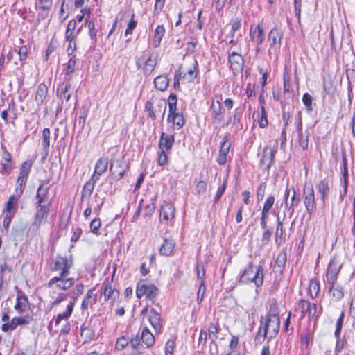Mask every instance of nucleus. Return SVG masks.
Segmentation results:
<instances>
[{"instance_id":"f257e3e1","label":"nucleus","mask_w":355,"mask_h":355,"mask_svg":"<svg viewBox=\"0 0 355 355\" xmlns=\"http://www.w3.org/2000/svg\"><path fill=\"white\" fill-rule=\"evenodd\" d=\"M261 323L255 338L256 345L261 343L260 337L266 338L269 342L276 337L279 331L280 320L277 306L275 304L270 306V311L266 315L265 322L263 323L261 320Z\"/></svg>"},{"instance_id":"f03ea898","label":"nucleus","mask_w":355,"mask_h":355,"mask_svg":"<svg viewBox=\"0 0 355 355\" xmlns=\"http://www.w3.org/2000/svg\"><path fill=\"white\" fill-rule=\"evenodd\" d=\"M73 264L72 255H69V257L57 255L50 264V270L51 272H59V275L51 278L49 281L48 287L52 288L62 277H67Z\"/></svg>"},{"instance_id":"7ed1b4c3","label":"nucleus","mask_w":355,"mask_h":355,"mask_svg":"<svg viewBox=\"0 0 355 355\" xmlns=\"http://www.w3.org/2000/svg\"><path fill=\"white\" fill-rule=\"evenodd\" d=\"M239 282L240 284L253 282L256 287L261 286L263 283V268L262 266L259 265L254 271L252 265L250 263L240 275Z\"/></svg>"},{"instance_id":"20e7f679","label":"nucleus","mask_w":355,"mask_h":355,"mask_svg":"<svg viewBox=\"0 0 355 355\" xmlns=\"http://www.w3.org/2000/svg\"><path fill=\"white\" fill-rule=\"evenodd\" d=\"M302 198L306 212L311 216L316 207L315 191L311 182H304Z\"/></svg>"},{"instance_id":"39448f33","label":"nucleus","mask_w":355,"mask_h":355,"mask_svg":"<svg viewBox=\"0 0 355 355\" xmlns=\"http://www.w3.org/2000/svg\"><path fill=\"white\" fill-rule=\"evenodd\" d=\"M283 38V31L281 28L275 26L272 28L268 37V41L270 44L268 49V54H271L272 52H277L279 50L282 44V40Z\"/></svg>"},{"instance_id":"423d86ee","label":"nucleus","mask_w":355,"mask_h":355,"mask_svg":"<svg viewBox=\"0 0 355 355\" xmlns=\"http://www.w3.org/2000/svg\"><path fill=\"white\" fill-rule=\"evenodd\" d=\"M49 205H35V212L31 223V227L37 230L48 217Z\"/></svg>"},{"instance_id":"0eeeda50","label":"nucleus","mask_w":355,"mask_h":355,"mask_svg":"<svg viewBox=\"0 0 355 355\" xmlns=\"http://www.w3.org/2000/svg\"><path fill=\"white\" fill-rule=\"evenodd\" d=\"M33 164V161L26 160L19 167V173L17 179V187H19L20 195L24 191L23 185L25 184L27 182V179L31 172Z\"/></svg>"},{"instance_id":"6e6552de","label":"nucleus","mask_w":355,"mask_h":355,"mask_svg":"<svg viewBox=\"0 0 355 355\" xmlns=\"http://www.w3.org/2000/svg\"><path fill=\"white\" fill-rule=\"evenodd\" d=\"M342 268V263L339 260L334 257L330 260L326 273L327 283L337 282L338 276Z\"/></svg>"},{"instance_id":"1a4fd4ad","label":"nucleus","mask_w":355,"mask_h":355,"mask_svg":"<svg viewBox=\"0 0 355 355\" xmlns=\"http://www.w3.org/2000/svg\"><path fill=\"white\" fill-rule=\"evenodd\" d=\"M158 288L153 284H138L136 290V295L138 298L146 295V298L153 300L158 295Z\"/></svg>"},{"instance_id":"9d476101","label":"nucleus","mask_w":355,"mask_h":355,"mask_svg":"<svg viewBox=\"0 0 355 355\" xmlns=\"http://www.w3.org/2000/svg\"><path fill=\"white\" fill-rule=\"evenodd\" d=\"M277 146H266L263 149V157L259 162V165L264 167L266 170H269L275 162V156L277 153Z\"/></svg>"},{"instance_id":"9b49d317","label":"nucleus","mask_w":355,"mask_h":355,"mask_svg":"<svg viewBox=\"0 0 355 355\" xmlns=\"http://www.w3.org/2000/svg\"><path fill=\"white\" fill-rule=\"evenodd\" d=\"M250 40L255 44L262 45L265 40V33L262 23H259L257 26H250L249 31Z\"/></svg>"},{"instance_id":"f8f14e48","label":"nucleus","mask_w":355,"mask_h":355,"mask_svg":"<svg viewBox=\"0 0 355 355\" xmlns=\"http://www.w3.org/2000/svg\"><path fill=\"white\" fill-rule=\"evenodd\" d=\"M72 86L71 80H64L62 85H59L56 89V96L60 100L69 101L71 96Z\"/></svg>"},{"instance_id":"ddd939ff","label":"nucleus","mask_w":355,"mask_h":355,"mask_svg":"<svg viewBox=\"0 0 355 355\" xmlns=\"http://www.w3.org/2000/svg\"><path fill=\"white\" fill-rule=\"evenodd\" d=\"M316 189L319 195V199L324 206L326 204V200L328 199L330 193L329 180L326 179L320 180L316 185Z\"/></svg>"},{"instance_id":"4468645a","label":"nucleus","mask_w":355,"mask_h":355,"mask_svg":"<svg viewBox=\"0 0 355 355\" xmlns=\"http://www.w3.org/2000/svg\"><path fill=\"white\" fill-rule=\"evenodd\" d=\"M329 287L328 291L331 299L334 302H338L342 300L344 297V288L343 286L337 284L336 282L332 283H327Z\"/></svg>"},{"instance_id":"2eb2a0df","label":"nucleus","mask_w":355,"mask_h":355,"mask_svg":"<svg viewBox=\"0 0 355 355\" xmlns=\"http://www.w3.org/2000/svg\"><path fill=\"white\" fill-rule=\"evenodd\" d=\"M125 168L124 164L120 160H116L112 163L110 167V171L112 178L115 180L121 179L125 172Z\"/></svg>"},{"instance_id":"dca6fc26","label":"nucleus","mask_w":355,"mask_h":355,"mask_svg":"<svg viewBox=\"0 0 355 355\" xmlns=\"http://www.w3.org/2000/svg\"><path fill=\"white\" fill-rule=\"evenodd\" d=\"M175 143L174 135H167L165 132H162L160 136L159 141V148L161 150L170 152Z\"/></svg>"},{"instance_id":"f3484780","label":"nucleus","mask_w":355,"mask_h":355,"mask_svg":"<svg viewBox=\"0 0 355 355\" xmlns=\"http://www.w3.org/2000/svg\"><path fill=\"white\" fill-rule=\"evenodd\" d=\"M159 212L160 219L165 221L172 220L175 217V207L168 202L162 205Z\"/></svg>"},{"instance_id":"a211bd4d","label":"nucleus","mask_w":355,"mask_h":355,"mask_svg":"<svg viewBox=\"0 0 355 355\" xmlns=\"http://www.w3.org/2000/svg\"><path fill=\"white\" fill-rule=\"evenodd\" d=\"M228 62L230 64L231 69L234 71H241L244 65V60L241 54L236 52H232L229 54Z\"/></svg>"},{"instance_id":"6ab92c4d","label":"nucleus","mask_w":355,"mask_h":355,"mask_svg":"<svg viewBox=\"0 0 355 355\" xmlns=\"http://www.w3.org/2000/svg\"><path fill=\"white\" fill-rule=\"evenodd\" d=\"M101 293L104 295L105 301L115 300L119 296V291L113 288L108 282L103 283L101 288Z\"/></svg>"},{"instance_id":"aec40b11","label":"nucleus","mask_w":355,"mask_h":355,"mask_svg":"<svg viewBox=\"0 0 355 355\" xmlns=\"http://www.w3.org/2000/svg\"><path fill=\"white\" fill-rule=\"evenodd\" d=\"M44 181H42L37 188L35 196V205H49V202L46 203L49 188L44 187Z\"/></svg>"},{"instance_id":"412c9836","label":"nucleus","mask_w":355,"mask_h":355,"mask_svg":"<svg viewBox=\"0 0 355 355\" xmlns=\"http://www.w3.org/2000/svg\"><path fill=\"white\" fill-rule=\"evenodd\" d=\"M28 306L29 304L27 296L21 291L18 292L15 309L19 313H23L28 309Z\"/></svg>"},{"instance_id":"4be33fe9","label":"nucleus","mask_w":355,"mask_h":355,"mask_svg":"<svg viewBox=\"0 0 355 355\" xmlns=\"http://www.w3.org/2000/svg\"><path fill=\"white\" fill-rule=\"evenodd\" d=\"M78 59L76 56L71 57L68 63L64 64V80H71L73 78V75L77 69Z\"/></svg>"},{"instance_id":"5701e85b","label":"nucleus","mask_w":355,"mask_h":355,"mask_svg":"<svg viewBox=\"0 0 355 355\" xmlns=\"http://www.w3.org/2000/svg\"><path fill=\"white\" fill-rule=\"evenodd\" d=\"M108 166V159L107 157H101L96 163L94 173L92 177L99 180L100 176L103 175L107 170Z\"/></svg>"},{"instance_id":"b1692460","label":"nucleus","mask_w":355,"mask_h":355,"mask_svg":"<svg viewBox=\"0 0 355 355\" xmlns=\"http://www.w3.org/2000/svg\"><path fill=\"white\" fill-rule=\"evenodd\" d=\"M168 121L172 122L174 129L180 130L185 124V119L183 115L179 112L168 114Z\"/></svg>"},{"instance_id":"393cba45","label":"nucleus","mask_w":355,"mask_h":355,"mask_svg":"<svg viewBox=\"0 0 355 355\" xmlns=\"http://www.w3.org/2000/svg\"><path fill=\"white\" fill-rule=\"evenodd\" d=\"M148 321L155 331H159L161 329V315L155 309L150 310Z\"/></svg>"},{"instance_id":"a878e982","label":"nucleus","mask_w":355,"mask_h":355,"mask_svg":"<svg viewBox=\"0 0 355 355\" xmlns=\"http://www.w3.org/2000/svg\"><path fill=\"white\" fill-rule=\"evenodd\" d=\"M175 245V243L172 239H165L164 240V243L159 248V254L163 256H169L171 254L174 248Z\"/></svg>"},{"instance_id":"bb28decb","label":"nucleus","mask_w":355,"mask_h":355,"mask_svg":"<svg viewBox=\"0 0 355 355\" xmlns=\"http://www.w3.org/2000/svg\"><path fill=\"white\" fill-rule=\"evenodd\" d=\"M48 88L44 83H40L36 90L35 100L38 106H41L47 95Z\"/></svg>"},{"instance_id":"cd10ccee","label":"nucleus","mask_w":355,"mask_h":355,"mask_svg":"<svg viewBox=\"0 0 355 355\" xmlns=\"http://www.w3.org/2000/svg\"><path fill=\"white\" fill-rule=\"evenodd\" d=\"M74 305L75 301L70 302L68 304L66 310L57 315V317L55 319V324L56 326H58L62 320H67L68 318H70L73 312Z\"/></svg>"},{"instance_id":"c85d7f7f","label":"nucleus","mask_w":355,"mask_h":355,"mask_svg":"<svg viewBox=\"0 0 355 355\" xmlns=\"http://www.w3.org/2000/svg\"><path fill=\"white\" fill-rule=\"evenodd\" d=\"M50 135L51 131L49 128H46L42 131V146L44 150L43 159H45L48 155L49 146H50Z\"/></svg>"},{"instance_id":"c756f323","label":"nucleus","mask_w":355,"mask_h":355,"mask_svg":"<svg viewBox=\"0 0 355 355\" xmlns=\"http://www.w3.org/2000/svg\"><path fill=\"white\" fill-rule=\"evenodd\" d=\"M169 80L165 75H159L154 80L155 87L162 92L165 91L168 87Z\"/></svg>"},{"instance_id":"7c9ffc66","label":"nucleus","mask_w":355,"mask_h":355,"mask_svg":"<svg viewBox=\"0 0 355 355\" xmlns=\"http://www.w3.org/2000/svg\"><path fill=\"white\" fill-rule=\"evenodd\" d=\"M141 340L148 347H152L155 342V338L153 334L148 330L147 327H145L141 333Z\"/></svg>"},{"instance_id":"2f4dec72","label":"nucleus","mask_w":355,"mask_h":355,"mask_svg":"<svg viewBox=\"0 0 355 355\" xmlns=\"http://www.w3.org/2000/svg\"><path fill=\"white\" fill-rule=\"evenodd\" d=\"M98 180L96 178L91 177V178L85 184L82 190L83 197H89L92 193L95 184Z\"/></svg>"},{"instance_id":"473e14b6","label":"nucleus","mask_w":355,"mask_h":355,"mask_svg":"<svg viewBox=\"0 0 355 355\" xmlns=\"http://www.w3.org/2000/svg\"><path fill=\"white\" fill-rule=\"evenodd\" d=\"M165 28L163 25H158L155 30V36L153 44L155 48L159 46L161 41L165 34Z\"/></svg>"},{"instance_id":"72a5a7b5","label":"nucleus","mask_w":355,"mask_h":355,"mask_svg":"<svg viewBox=\"0 0 355 355\" xmlns=\"http://www.w3.org/2000/svg\"><path fill=\"white\" fill-rule=\"evenodd\" d=\"M287 260V255L285 251L281 252L277 257L274 268L277 272H282Z\"/></svg>"},{"instance_id":"f704fd0d","label":"nucleus","mask_w":355,"mask_h":355,"mask_svg":"<svg viewBox=\"0 0 355 355\" xmlns=\"http://www.w3.org/2000/svg\"><path fill=\"white\" fill-rule=\"evenodd\" d=\"M300 194L297 195L296 191L295 188L293 187V190L291 193V198L288 202V207H286V209H291L292 212L294 211V207H297L300 202Z\"/></svg>"},{"instance_id":"c9c22d12","label":"nucleus","mask_w":355,"mask_h":355,"mask_svg":"<svg viewBox=\"0 0 355 355\" xmlns=\"http://www.w3.org/2000/svg\"><path fill=\"white\" fill-rule=\"evenodd\" d=\"M156 64V60L153 59V55H150L143 68L144 74L146 76H149L155 69Z\"/></svg>"},{"instance_id":"e433bc0d","label":"nucleus","mask_w":355,"mask_h":355,"mask_svg":"<svg viewBox=\"0 0 355 355\" xmlns=\"http://www.w3.org/2000/svg\"><path fill=\"white\" fill-rule=\"evenodd\" d=\"M211 114L215 120H220L221 103L219 101H213L210 107Z\"/></svg>"},{"instance_id":"4c0bfd02","label":"nucleus","mask_w":355,"mask_h":355,"mask_svg":"<svg viewBox=\"0 0 355 355\" xmlns=\"http://www.w3.org/2000/svg\"><path fill=\"white\" fill-rule=\"evenodd\" d=\"M74 284L73 278L62 277L55 284V287L62 290H67Z\"/></svg>"},{"instance_id":"58836bf2","label":"nucleus","mask_w":355,"mask_h":355,"mask_svg":"<svg viewBox=\"0 0 355 355\" xmlns=\"http://www.w3.org/2000/svg\"><path fill=\"white\" fill-rule=\"evenodd\" d=\"M18 199L14 195L9 197L4 209L5 212L15 214V208L17 204Z\"/></svg>"},{"instance_id":"ea45409f","label":"nucleus","mask_w":355,"mask_h":355,"mask_svg":"<svg viewBox=\"0 0 355 355\" xmlns=\"http://www.w3.org/2000/svg\"><path fill=\"white\" fill-rule=\"evenodd\" d=\"M85 24L87 25V28L89 30V35L90 39L94 42V43L96 42L97 40V31L95 28V23L94 20H85Z\"/></svg>"},{"instance_id":"a19ab883","label":"nucleus","mask_w":355,"mask_h":355,"mask_svg":"<svg viewBox=\"0 0 355 355\" xmlns=\"http://www.w3.org/2000/svg\"><path fill=\"white\" fill-rule=\"evenodd\" d=\"M80 330V336L85 343L90 340L94 336V331L86 325L85 322L81 326Z\"/></svg>"},{"instance_id":"79ce46f5","label":"nucleus","mask_w":355,"mask_h":355,"mask_svg":"<svg viewBox=\"0 0 355 355\" xmlns=\"http://www.w3.org/2000/svg\"><path fill=\"white\" fill-rule=\"evenodd\" d=\"M177 103H178V98H177L176 94L171 93L169 95V97L168 99V114H173L175 112H177Z\"/></svg>"},{"instance_id":"37998d69","label":"nucleus","mask_w":355,"mask_h":355,"mask_svg":"<svg viewBox=\"0 0 355 355\" xmlns=\"http://www.w3.org/2000/svg\"><path fill=\"white\" fill-rule=\"evenodd\" d=\"M309 131L306 130L304 133L298 134V144L300 147L304 150H306L309 145Z\"/></svg>"},{"instance_id":"c03bdc74","label":"nucleus","mask_w":355,"mask_h":355,"mask_svg":"<svg viewBox=\"0 0 355 355\" xmlns=\"http://www.w3.org/2000/svg\"><path fill=\"white\" fill-rule=\"evenodd\" d=\"M309 303L310 302L306 300H301L298 302L297 310L302 313L301 318L304 317L306 314L308 315Z\"/></svg>"},{"instance_id":"a18cd8bd","label":"nucleus","mask_w":355,"mask_h":355,"mask_svg":"<svg viewBox=\"0 0 355 355\" xmlns=\"http://www.w3.org/2000/svg\"><path fill=\"white\" fill-rule=\"evenodd\" d=\"M28 49L26 46H21L18 50L19 60L20 62V67H23L25 64V61L28 58Z\"/></svg>"},{"instance_id":"49530a36","label":"nucleus","mask_w":355,"mask_h":355,"mask_svg":"<svg viewBox=\"0 0 355 355\" xmlns=\"http://www.w3.org/2000/svg\"><path fill=\"white\" fill-rule=\"evenodd\" d=\"M320 291L319 282L315 280H311L309 284V292L312 297H316Z\"/></svg>"},{"instance_id":"de8ad7c7","label":"nucleus","mask_w":355,"mask_h":355,"mask_svg":"<svg viewBox=\"0 0 355 355\" xmlns=\"http://www.w3.org/2000/svg\"><path fill=\"white\" fill-rule=\"evenodd\" d=\"M344 317H345L344 311H342L340 313L339 318H338V320L336 321V329L334 331L335 336H338V335H340V334H341V330L343 328V321H344Z\"/></svg>"},{"instance_id":"09e8293b","label":"nucleus","mask_w":355,"mask_h":355,"mask_svg":"<svg viewBox=\"0 0 355 355\" xmlns=\"http://www.w3.org/2000/svg\"><path fill=\"white\" fill-rule=\"evenodd\" d=\"M313 97L309 94L305 93L303 94L302 102L309 112H311L313 110Z\"/></svg>"},{"instance_id":"8fccbe9b","label":"nucleus","mask_w":355,"mask_h":355,"mask_svg":"<svg viewBox=\"0 0 355 355\" xmlns=\"http://www.w3.org/2000/svg\"><path fill=\"white\" fill-rule=\"evenodd\" d=\"M343 184H344V195L347 193V178H348V173H347V159L345 157L343 158Z\"/></svg>"},{"instance_id":"3c124183","label":"nucleus","mask_w":355,"mask_h":355,"mask_svg":"<svg viewBox=\"0 0 355 355\" xmlns=\"http://www.w3.org/2000/svg\"><path fill=\"white\" fill-rule=\"evenodd\" d=\"M1 168L0 169V173L1 175H8L13 168V163L12 162H1Z\"/></svg>"},{"instance_id":"603ef678","label":"nucleus","mask_w":355,"mask_h":355,"mask_svg":"<svg viewBox=\"0 0 355 355\" xmlns=\"http://www.w3.org/2000/svg\"><path fill=\"white\" fill-rule=\"evenodd\" d=\"M266 188V182H261L258 186V188L257 189V199L258 202H260L263 199Z\"/></svg>"},{"instance_id":"864d4df0","label":"nucleus","mask_w":355,"mask_h":355,"mask_svg":"<svg viewBox=\"0 0 355 355\" xmlns=\"http://www.w3.org/2000/svg\"><path fill=\"white\" fill-rule=\"evenodd\" d=\"M14 318L17 326L28 324L33 320V318L29 315H26L24 317H14Z\"/></svg>"},{"instance_id":"5fc2aeb1","label":"nucleus","mask_w":355,"mask_h":355,"mask_svg":"<svg viewBox=\"0 0 355 355\" xmlns=\"http://www.w3.org/2000/svg\"><path fill=\"white\" fill-rule=\"evenodd\" d=\"M167 151L161 150L158 153V164L161 166H165L168 162Z\"/></svg>"},{"instance_id":"6e6d98bb","label":"nucleus","mask_w":355,"mask_h":355,"mask_svg":"<svg viewBox=\"0 0 355 355\" xmlns=\"http://www.w3.org/2000/svg\"><path fill=\"white\" fill-rule=\"evenodd\" d=\"M261 118L259 122V125L261 128H264L268 125V121L267 119V114L265 110V107L263 105H262L261 108Z\"/></svg>"},{"instance_id":"4d7b16f0","label":"nucleus","mask_w":355,"mask_h":355,"mask_svg":"<svg viewBox=\"0 0 355 355\" xmlns=\"http://www.w3.org/2000/svg\"><path fill=\"white\" fill-rule=\"evenodd\" d=\"M227 186V179L223 180V184L218 187L216 193L214 197V202H217L219 201L222 196L224 194Z\"/></svg>"},{"instance_id":"13d9d810","label":"nucleus","mask_w":355,"mask_h":355,"mask_svg":"<svg viewBox=\"0 0 355 355\" xmlns=\"http://www.w3.org/2000/svg\"><path fill=\"white\" fill-rule=\"evenodd\" d=\"M198 65L197 60H194V63L193 64V67L188 69L187 71V75L190 78L191 80H193L195 78L197 77V74L198 73Z\"/></svg>"},{"instance_id":"bf43d9fd","label":"nucleus","mask_w":355,"mask_h":355,"mask_svg":"<svg viewBox=\"0 0 355 355\" xmlns=\"http://www.w3.org/2000/svg\"><path fill=\"white\" fill-rule=\"evenodd\" d=\"M284 234L283 225H280V224L277 225V229L275 232V243L279 246L282 243V239Z\"/></svg>"},{"instance_id":"052dcab7","label":"nucleus","mask_w":355,"mask_h":355,"mask_svg":"<svg viewBox=\"0 0 355 355\" xmlns=\"http://www.w3.org/2000/svg\"><path fill=\"white\" fill-rule=\"evenodd\" d=\"M128 345V340L124 336L119 338L115 344L117 350H123Z\"/></svg>"},{"instance_id":"680f3d73","label":"nucleus","mask_w":355,"mask_h":355,"mask_svg":"<svg viewBox=\"0 0 355 355\" xmlns=\"http://www.w3.org/2000/svg\"><path fill=\"white\" fill-rule=\"evenodd\" d=\"M335 337L336 338L335 352L338 354L344 348L346 340L345 339V337L343 338V339H341L340 335H338V336Z\"/></svg>"},{"instance_id":"e2e57ef3","label":"nucleus","mask_w":355,"mask_h":355,"mask_svg":"<svg viewBox=\"0 0 355 355\" xmlns=\"http://www.w3.org/2000/svg\"><path fill=\"white\" fill-rule=\"evenodd\" d=\"M83 289H84V285L83 283H80V284H78L76 285L75 288L72 291V295H73V301L76 302L78 297L79 295H80L81 294H83Z\"/></svg>"},{"instance_id":"0e129e2a","label":"nucleus","mask_w":355,"mask_h":355,"mask_svg":"<svg viewBox=\"0 0 355 355\" xmlns=\"http://www.w3.org/2000/svg\"><path fill=\"white\" fill-rule=\"evenodd\" d=\"M218 330L217 327L214 324H211L208 329L209 339H211L212 341H214L218 338Z\"/></svg>"},{"instance_id":"69168bd1","label":"nucleus","mask_w":355,"mask_h":355,"mask_svg":"<svg viewBox=\"0 0 355 355\" xmlns=\"http://www.w3.org/2000/svg\"><path fill=\"white\" fill-rule=\"evenodd\" d=\"M241 119V114L238 111V109H236L234 112L232 116L230 117L227 122V125L232 123V125H236L239 122Z\"/></svg>"},{"instance_id":"338daca9","label":"nucleus","mask_w":355,"mask_h":355,"mask_svg":"<svg viewBox=\"0 0 355 355\" xmlns=\"http://www.w3.org/2000/svg\"><path fill=\"white\" fill-rule=\"evenodd\" d=\"M231 144L227 139H225L220 146V149L219 150V153L227 155Z\"/></svg>"},{"instance_id":"774afa93","label":"nucleus","mask_w":355,"mask_h":355,"mask_svg":"<svg viewBox=\"0 0 355 355\" xmlns=\"http://www.w3.org/2000/svg\"><path fill=\"white\" fill-rule=\"evenodd\" d=\"M275 200V199L273 196H272V195L268 196L264 202L263 209L270 211V209L272 208V207L274 205Z\"/></svg>"}]
</instances>
